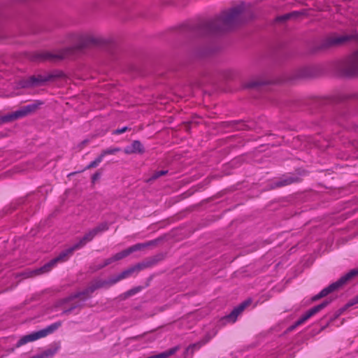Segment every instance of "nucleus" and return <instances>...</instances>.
Wrapping results in <instances>:
<instances>
[{
	"label": "nucleus",
	"mask_w": 358,
	"mask_h": 358,
	"mask_svg": "<svg viewBox=\"0 0 358 358\" xmlns=\"http://www.w3.org/2000/svg\"><path fill=\"white\" fill-rule=\"evenodd\" d=\"M66 256V253L61 254L58 257L52 259L50 262H48L47 264L44 265L41 268L36 270L34 271V275L41 274L45 272L49 271L52 267H53L57 262L59 261L63 260L64 257Z\"/></svg>",
	"instance_id": "3"
},
{
	"label": "nucleus",
	"mask_w": 358,
	"mask_h": 358,
	"mask_svg": "<svg viewBox=\"0 0 358 358\" xmlns=\"http://www.w3.org/2000/svg\"><path fill=\"white\" fill-rule=\"evenodd\" d=\"M118 151H120V148H113V149H110V150H107L104 151L103 152V154L96 161L92 162L89 165V167H94V166H96L99 163H100L101 162L102 157L105 155L113 154V153H115L116 152H118Z\"/></svg>",
	"instance_id": "7"
},
{
	"label": "nucleus",
	"mask_w": 358,
	"mask_h": 358,
	"mask_svg": "<svg viewBox=\"0 0 358 358\" xmlns=\"http://www.w3.org/2000/svg\"><path fill=\"white\" fill-rule=\"evenodd\" d=\"M57 328L56 325H52L45 329H42L37 332L32 333L29 335L24 336L20 341L19 345L25 344L28 342L34 341L38 338L46 336L48 334L52 332Z\"/></svg>",
	"instance_id": "2"
},
{
	"label": "nucleus",
	"mask_w": 358,
	"mask_h": 358,
	"mask_svg": "<svg viewBox=\"0 0 358 358\" xmlns=\"http://www.w3.org/2000/svg\"><path fill=\"white\" fill-rule=\"evenodd\" d=\"M357 275H358V269H354L350 271L349 273L341 277L337 282L331 284L328 287L322 290L321 292L320 293V295L317 296V299L327 295L329 293L341 287L343 285L346 283L348 280H350Z\"/></svg>",
	"instance_id": "1"
},
{
	"label": "nucleus",
	"mask_w": 358,
	"mask_h": 358,
	"mask_svg": "<svg viewBox=\"0 0 358 358\" xmlns=\"http://www.w3.org/2000/svg\"><path fill=\"white\" fill-rule=\"evenodd\" d=\"M199 348V346L198 345H196V344H194V345H192L189 346V347L187 348L186 352H189L190 351V352H191V353H192V352H193L194 349H195V348Z\"/></svg>",
	"instance_id": "8"
},
{
	"label": "nucleus",
	"mask_w": 358,
	"mask_h": 358,
	"mask_svg": "<svg viewBox=\"0 0 358 358\" xmlns=\"http://www.w3.org/2000/svg\"><path fill=\"white\" fill-rule=\"evenodd\" d=\"M324 305L322 304L317 306H315L308 310L303 317L297 322L296 324H301L308 318H310L312 315L320 311L322 308H324Z\"/></svg>",
	"instance_id": "6"
},
{
	"label": "nucleus",
	"mask_w": 358,
	"mask_h": 358,
	"mask_svg": "<svg viewBox=\"0 0 358 358\" xmlns=\"http://www.w3.org/2000/svg\"><path fill=\"white\" fill-rule=\"evenodd\" d=\"M95 234V231H92L90 232L89 234H87L85 238H84V240H86V241H90L91 240L93 236H94Z\"/></svg>",
	"instance_id": "9"
},
{
	"label": "nucleus",
	"mask_w": 358,
	"mask_h": 358,
	"mask_svg": "<svg viewBox=\"0 0 358 358\" xmlns=\"http://www.w3.org/2000/svg\"><path fill=\"white\" fill-rule=\"evenodd\" d=\"M250 303V301H246L236 308L232 313L227 317L229 321L235 322L237 316L241 313L243 310Z\"/></svg>",
	"instance_id": "4"
},
{
	"label": "nucleus",
	"mask_w": 358,
	"mask_h": 358,
	"mask_svg": "<svg viewBox=\"0 0 358 358\" xmlns=\"http://www.w3.org/2000/svg\"><path fill=\"white\" fill-rule=\"evenodd\" d=\"M125 129H126V128H124V129H122L121 130H117L115 133H117V134L122 133V132L124 131Z\"/></svg>",
	"instance_id": "11"
},
{
	"label": "nucleus",
	"mask_w": 358,
	"mask_h": 358,
	"mask_svg": "<svg viewBox=\"0 0 358 358\" xmlns=\"http://www.w3.org/2000/svg\"><path fill=\"white\" fill-rule=\"evenodd\" d=\"M99 176L98 174L94 175V176H93V180H96V178H99Z\"/></svg>",
	"instance_id": "12"
},
{
	"label": "nucleus",
	"mask_w": 358,
	"mask_h": 358,
	"mask_svg": "<svg viewBox=\"0 0 358 358\" xmlns=\"http://www.w3.org/2000/svg\"><path fill=\"white\" fill-rule=\"evenodd\" d=\"M357 302H358V300H357Z\"/></svg>",
	"instance_id": "13"
},
{
	"label": "nucleus",
	"mask_w": 358,
	"mask_h": 358,
	"mask_svg": "<svg viewBox=\"0 0 358 358\" xmlns=\"http://www.w3.org/2000/svg\"><path fill=\"white\" fill-rule=\"evenodd\" d=\"M24 114V113L22 112V111H20V112H17L16 113L15 115H14V117H20L22 115H23Z\"/></svg>",
	"instance_id": "10"
},
{
	"label": "nucleus",
	"mask_w": 358,
	"mask_h": 358,
	"mask_svg": "<svg viewBox=\"0 0 358 358\" xmlns=\"http://www.w3.org/2000/svg\"><path fill=\"white\" fill-rule=\"evenodd\" d=\"M143 152V147L139 141H134L133 143L127 146L124 149L126 154L142 153Z\"/></svg>",
	"instance_id": "5"
}]
</instances>
